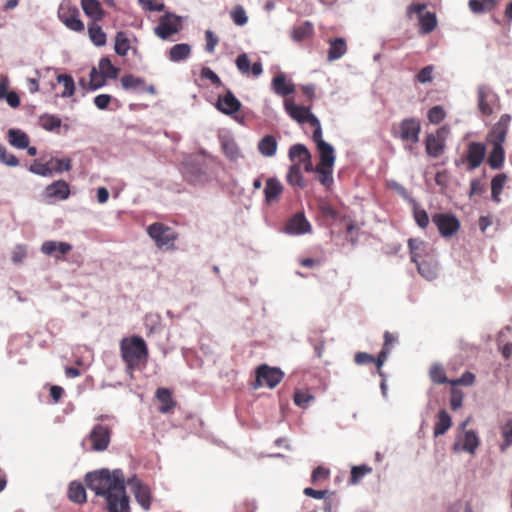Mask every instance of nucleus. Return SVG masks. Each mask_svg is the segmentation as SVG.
Listing matches in <instances>:
<instances>
[{"label":"nucleus","mask_w":512,"mask_h":512,"mask_svg":"<svg viewBox=\"0 0 512 512\" xmlns=\"http://www.w3.org/2000/svg\"><path fill=\"white\" fill-rule=\"evenodd\" d=\"M85 480L90 490L105 498L108 512H130L124 473L121 469L110 472L103 468L88 472Z\"/></svg>","instance_id":"obj_1"},{"label":"nucleus","mask_w":512,"mask_h":512,"mask_svg":"<svg viewBox=\"0 0 512 512\" xmlns=\"http://www.w3.org/2000/svg\"><path fill=\"white\" fill-rule=\"evenodd\" d=\"M510 122L511 116L502 114L487 134V143L492 146L487 162L494 170L500 169L504 164L505 151L503 144L506 140Z\"/></svg>","instance_id":"obj_2"},{"label":"nucleus","mask_w":512,"mask_h":512,"mask_svg":"<svg viewBox=\"0 0 512 512\" xmlns=\"http://www.w3.org/2000/svg\"><path fill=\"white\" fill-rule=\"evenodd\" d=\"M120 352L123 362L126 364V372L130 377L139 368L142 362L148 358V348L144 339L140 336L124 337L120 341Z\"/></svg>","instance_id":"obj_3"},{"label":"nucleus","mask_w":512,"mask_h":512,"mask_svg":"<svg viewBox=\"0 0 512 512\" xmlns=\"http://www.w3.org/2000/svg\"><path fill=\"white\" fill-rule=\"evenodd\" d=\"M111 440V429L102 424L93 426L88 437L82 441V446L91 451H104L108 448Z\"/></svg>","instance_id":"obj_4"},{"label":"nucleus","mask_w":512,"mask_h":512,"mask_svg":"<svg viewBox=\"0 0 512 512\" xmlns=\"http://www.w3.org/2000/svg\"><path fill=\"white\" fill-rule=\"evenodd\" d=\"M59 20L71 31L83 32L85 26L79 17L77 6L73 5L69 0H63L57 11Z\"/></svg>","instance_id":"obj_5"},{"label":"nucleus","mask_w":512,"mask_h":512,"mask_svg":"<svg viewBox=\"0 0 512 512\" xmlns=\"http://www.w3.org/2000/svg\"><path fill=\"white\" fill-rule=\"evenodd\" d=\"M284 109L299 124L309 123L315 129H322L319 119L311 112L310 107L298 105L293 99H285Z\"/></svg>","instance_id":"obj_6"},{"label":"nucleus","mask_w":512,"mask_h":512,"mask_svg":"<svg viewBox=\"0 0 512 512\" xmlns=\"http://www.w3.org/2000/svg\"><path fill=\"white\" fill-rule=\"evenodd\" d=\"M421 125L416 118H405L399 124L397 129H393V135L399 138L403 143L417 144L420 139Z\"/></svg>","instance_id":"obj_7"},{"label":"nucleus","mask_w":512,"mask_h":512,"mask_svg":"<svg viewBox=\"0 0 512 512\" xmlns=\"http://www.w3.org/2000/svg\"><path fill=\"white\" fill-rule=\"evenodd\" d=\"M477 104L483 116H491L499 108V97L490 86L482 84L477 88Z\"/></svg>","instance_id":"obj_8"},{"label":"nucleus","mask_w":512,"mask_h":512,"mask_svg":"<svg viewBox=\"0 0 512 512\" xmlns=\"http://www.w3.org/2000/svg\"><path fill=\"white\" fill-rule=\"evenodd\" d=\"M432 223L443 238H450L460 229L459 219L450 212H439L432 215Z\"/></svg>","instance_id":"obj_9"},{"label":"nucleus","mask_w":512,"mask_h":512,"mask_svg":"<svg viewBox=\"0 0 512 512\" xmlns=\"http://www.w3.org/2000/svg\"><path fill=\"white\" fill-rule=\"evenodd\" d=\"M181 29V17L172 13H166L159 18L158 25L154 27V34L162 40H168Z\"/></svg>","instance_id":"obj_10"},{"label":"nucleus","mask_w":512,"mask_h":512,"mask_svg":"<svg viewBox=\"0 0 512 512\" xmlns=\"http://www.w3.org/2000/svg\"><path fill=\"white\" fill-rule=\"evenodd\" d=\"M283 377L284 373L280 368L262 364L256 370V383L254 387L267 386L273 389L282 381Z\"/></svg>","instance_id":"obj_11"},{"label":"nucleus","mask_w":512,"mask_h":512,"mask_svg":"<svg viewBox=\"0 0 512 512\" xmlns=\"http://www.w3.org/2000/svg\"><path fill=\"white\" fill-rule=\"evenodd\" d=\"M312 139L315 142L319 153V162L317 165L334 167L336 160L335 150L330 143L323 140L322 129H315Z\"/></svg>","instance_id":"obj_12"},{"label":"nucleus","mask_w":512,"mask_h":512,"mask_svg":"<svg viewBox=\"0 0 512 512\" xmlns=\"http://www.w3.org/2000/svg\"><path fill=\"white\" fill-rule=\"evenodd\" d=\"M448 129L446 127L439 128L435 133L427 134L425 138V150L429 157H440L446 147V135Z\"/></svg>","instance_id":"obj_13"},{"label":"nucleus","mask_w":512,"mask_h":512,"mask_svg":"<svg viewBox=\"0 0 512 512\" xmlns=\"http://www.w3.org/2000/svg\"><path fill=\"white\" fill-rule=\"evenodd\" d=\"M425 4H412L407 8V15L412 17L413 14L419 15L420 32L422 34H429L437 26V18L433 12H425Z\"/></svg>","instance_id":"obj_14"},{"label":"nucleus","mask_w":512,"mask_h":512,"mask_svg":"<svg viewBox=\"0 0 512 512\" xmlns=\"http://www.w3.org/2000/svg\"><path fill=\"white\" fill-rule=\"evenodd\" d=\"M147 233L155 241L158 247L173 245L177 239L175 231L162 223H153L149 225Z\"/></svg>","instance_id":"obj_15"},{"label":"nucleus","mask_w":512,"mask_h":512,"mask_svg":"<svg viewBox=\"0 0 512 512\" xmlns=\"http://www.w3.org/2000/svg\"><path fill=\"white\" fill-rule=\"evenodd\" d=\"M311 231L312 225L303 212H298L290 217L283 228V232L291 236L304 235Z\"/></svg>","instance_id":"obj_16"},{"label":"nucleus","mask_w":512,"mask_h":512,"mask_svg":"<svg viewBox=\"0 0 512 512\" xmlns=\"http://www.w3.org/2000/svg\"><path fill=\"white\" fill-rule=\"evenodd\" d=\"M479 444L480 440L477 433L474 430H466L462 435L457 436L452 450L454 452L465 451L474 455Z\"/></svg>","instance_id":"obj_17"},{"label":"nucleus","mask_w":512,"mask_h":512,"mask_svg":"<svg viewBox=\"0 0 512 512\" xmlns=\"http://www.w3.org/2000/svg\"><path fill=\"white\" fill-rule=\"evenodd\" d=\"M121 86L125 91L133 93H149L156 94L154 85H146L145 80L132 74L123 75L120 79Z\"/></svg>","instance_id":"obj_18"},{"label":"nucleus","mask_w":512,"mask_h":512,"mask_svg":"<svg viewBox=\"0 0 512 512\" xmlns=\"http://www.w3.org/2000/svg\"><path fill=\"white\" fill-rule=\"evenodd\" d=\"M128 484L131 487V490L135 496L138 504L144 509L149 510L151 507V494L148 486L144 485L140 480L136 477H133L128 481Z\"/></svg>","instance_id":"obj_19"},{"label":"nucleus","mask_w":512,"mask_h":512,"mask_svg":"<svg viewBox=\"0 0 512 512\" xmlns=\"http://www.w3.org/2000/svg\"><path fill=\"white\" fill-rule=\"evenodd\" d=\"M216 108L225 115H232L240 111L242 104L236 96L228 90L224 95H219Z\"/></svg>","instance_id":"obj_20"},{"label":"nucleus","mask_w":512,"mask_h":512,"mask_svg":"<svg viewBox=\"0 0 512 512\" xmlns=\"http://www.w3.org/2000/svg\"><path fill=\"white\" fill-rule=\"evenodd\" d=\"M408 247L411 255L412 262L416 263L424 259L433 257L431 254L432 249L428 243L421 239L410 238L408 240Z\"/></svg>","instance_id":"obj_21"},{"label":"nucleus","mask_w":512,"mask_h":512,"mask_svg":"<svg viewBox=\"0 0 512 512\" xmlns=\"http://www.w3.org/2000/svg\"><path fill=\"white\" fill-rule=\"evenodd\" d=\"M486 154V146L481 142H471L466 152V160L470 170L478 168L484 160Z\"/></svg>","instance_id":"obj_22"},{"label":"nucleus","mask_w":512,"mask_h":512,"mask_svg":"<svg viewBox=\"0 0 512 512\" xmlns=\"http://www.w3.org/2000/svg\"><path fill=\"white\" fill-rule=\"evenodd\" d=\"M271 89L276 95L286 97L295 92V85L287 80L285 73L279 72L271 81Z\"/></svg>","instance_id":"obj_23"},{"label":"nucleus","mask_w":512,"mask_h":512,"mask_svg":"<svg viewBox=\"0 0 512 512\" xmlns=\"http://www.w3.org/2000/svg\"><path fill=\"white\" fill-rule=\"evenodd\" d=\"M44 194L51 200H66L70 196V187L66 181L57 180L45 188Z\"/></svg>","instance_id":"obj_24"},{"label":"nucleus","mask_w":512,"mask_h":512,"mask_svg":"<svg viewBox=\"0 0 512 512\" xmlns=\"http://www.w3.org/2000/svg\"><path fill=\"white\" fill-rule=\"evenodd\" d=\"M237 69L243 75H248L250 72L254 77H259L263 72V66L260 61L250 64V60L246 53H241L235 60Z\"/></svg>","instance_id":"obj_25"},{"label":"nucleus","mask_w":512,"mask_h":512,"mask_svg":"<svg viewBox=\"0 0 512 512\" xmlns=\"http://www.w3.org/2000/svg\"><path fill=\"white\" fill-rule=\"evenodd\" d=\"M284 191V186L276 177H270L266 180L264 188L265 202L271 205L278 201Z\"/></svg>","instance_id":"obj_26"},{"label":"nucleus","mask_w":512,"mask_h":512,"mask_svg":"<svg viewBox=\"0 0 512 512\" xmlns=\"http://www.w3.org/2000/svg\"><path fill=\"white\" fill-rule=\"evenodd\" d=\"M72 245L61 241H45L41 246V252L48 256H54L59 259L62 255L69 253Z\"/></svg>","instance_id":"obj_27"},{"label":"nucleus","mask_w":512,"mask_h":512,"mask_svg":"<svg viewBox=\"0 0 512 512\" xmlns=\"http://www.w3.org/2000/svg\"><path fill=\"white\" fill-rule=\"evenodd\" d=\"M81 7L87 17L92 22H99L105 16L101 3L98 0H81Z\"/></svg>","instance_id":"obj_28"},{"label":"nucleus","mask_w":512,"mask_h":512,"mask_svg":"<svg viewBox=\"0 0 512 512\" xmlns=\"http://www.w3.org/2000/svg\"><path fill=\"white\" fill-rule=\"evenodd\" d=\"M190 56L191 46L188 43L175 44L167 52L168 59L174 63L186 61Z\"/></svg>","instance_id":"obj_29"},{"label":"nucleus","mask_w":512,"mask_h":512,"mask_svg":"<svg viewBox=\"0 0 512 512\" xmlns=\"http://www.w3.org/2000/svg\"><path fill=\"white\" fill-rule=\"evenodd\" d=\"M286 181L289 185L303 189L306 187V182L302 174L300 163H293L286 174Z\"/></svg>","instance_id":"obj_30"},{"label":"nucleus","mask_w":512,"mask_h":512,"mask_svg":"<svg viewBox=\"0 0 512 512\" xmlns=\"http://www.w3.org/2000/svg\"><path fill=\"white\" fill-rule=\"evenodd\" d=\"M419 274L427 280H433L437 277L438 266L433 257L421 260L415 263Z\"/></svg>","instance_id":"obj_31"},{"label":"nucleus","mask_w":512,"mask_h":512,"mask_svg":"<svg viewBox=\"0 0 512 512\" xmlns=\"http://www.w3.org/2000/svg\"><path fill=\"white\" fill-rule=\"evenodd\" d=\"M347 52L346 40L342 37L329 40L328 60L335 61L340 59Z\"/></svg>","instance_id":"obj_32"},{"label":"nucleus","mask_w":512,"mask_h":512,"mask_svg":"<svg viewBox=\"0 0 512 512\" xmlns=\"http://www.w3.org/2000/svg\"><path fill=\"white\" fill-rule=\"evenodd\" d=\"M220 142L224 154L231 161H237L242 157L241 151L236 141L232 137L223 136L220 138Z\"/></svg>","instance_id":"obj_33"},{"label":"nucleus","mask_w":512,"mask_h":512,"mask_svg":"<svg viewBox=\"0 0 512 512\" xmlns=\"http://www.w3.org/2000/svg\"><path fill=\"white\" fill-rule=\"evenodd\" d=\"M452 419L451 416L445 409H442L438 412L437 420L434 425L433 434L434 437H439L444 435L451 427Z\"/></svg>","instance_id":"obj_34"},{"label":"nucleus","mask_w":512,"mask_h":512,"mask_svg":"<svg viewBox=\"0 0 512 512\" xmlns=\"http://www.w3.org/2000/svg\"><path fill=\"white\" fill-rule=\"evenodd\" d=\"M314 33L313 24L310 21H305L299 25L293 27L291 32V38L295 42H301L305 39L310 38Z\"/></svg>","instance_id":"obj_35"},{"label":"nucleus","mask_w":512,"mask_h":512,"mask_svg":"<svg viewBox=\"0 0 512 512\" xmlns=\"http://www.w3.org/2000/svg\"><path fill=\"white\" fill-rule=\"evenodd\" d=\"M410 207L416 224L421 229H426L430 222L427 211L416 200H411Z\"/></svg>","instance_id":"obj_36"},{"label":"nucleus","mask_w":512,"mask_h":512,"mask_svg":"<svg viewBox=\"0 0 512 512\" xmlns=\"http://www.w3.org/2000/svg\"><path fill=\"white\" fill-rule=\"evenodd\" d=\"M8 141L10 145L18 149H25L29 145L28 135L20 129H10L8 131Z\"/></svg>","instance_id":"obj_37"},{"label":"nucleus","mask_w":512,"mask_h":512,"mask_svg":"<svg viewBox=\"0 0 512 512\" xmlns=\"http://www.w3.org/2000/svg\"><path fill=\"white\" fill-rule=\"evenodd\" d=\"M277 140L273 135H266L258 142V151L265 157H272L277 151Z\"/></svg>","instance_id":"obj_38"},{"label":"nucleus","mask_w":512,"mask_h":512,"mask_svg":"<svg viewBox=\"0 0 512 512\" xmlns=\"http://www.w3.org/2000/svg\"><path fill=\"white\" fill-rule=\"evenodd\" d=\"M333 169L334 167L321 165L315 166V173L317 174L318 181L327 189H330L334 183Z\"/></svg>","instance_id":"obj_39"},{"label":"nucleus","mask_w":512,"mask_h":512,"mask_svg":"<svg viewBox=\"0 0 512 512\" xmlns=\"http://www.w3.org/2000/svg\"><path fill=\"white\" fill-rule=\"evenodd\" d=\"M156 398L161 402L159 411L162 413H168L175 406V402L172 399V394L167 388H158L156 391Z\"/></svg>","instance_id":"obj_40"},{"label":"nucleus","mask_w":512,"mask_h":512,"mask_svg":"<svg viewBox=\"0 0 512 512\" xmlns=\"http://www.w3.org/2000/svg\"><path fill=\"white\" fill-rule=\"evenodd\" d=\"M88 34L91 42L95 46L101 47L106 44V34L96 22L88 24Z\"/></svg>","instance_id":"obj_41"},{"label":"nucleus","mask_w":512,"mask_h":512,"mask_svg":"<svg viewBox=\"0 0 512 512\" xmlns=\"http://www.w3.org/2000/svg\"><path fill=\"white\" fill-rule=\"evenodd\" d=\"M68 497L75 503L82 504L86 501V490L82 483L73 481L68 488Z\"/></svg>","instance_id":"obj_42"},{"label":"nucleus","mask_w":512,"mask_h":512,"mask_svg":"<svg viewBox=\"0 0 512 512\" xmlns=\"http://www.w3.org/2000/svg\"><path fill=\"white\" fill-rule=\"evenodd\" d=\"M497 4V0H469L468 6L474 14L487 13L492 11Z\"/></svg>","instance_id":"obj_43"},{"label":"nucleus","mask_w":512,"mask_h":512,"mask_svg":"<svg viewBox=\"0 0 512 512\" xmlns=\"http://www.w3.org/2000/svg\"><path fill=\"white\" fill-rule=\"evenodd\" d=\"M99 74L105 79H115L118 76L119 68L114 66L108 57H103L98 63Z\"/></svg>","instance_id":"obj_44"},{"label":"nucleus","mask_w":512,"mask_h":512,"mask_svg":"<svg viewBox=\"0 0 512 512\" xmlns=\"http://www.w3.org/2000/svg\"><path fill=\"white\" fill-rule=\"evenodd\" d=\"M56 80L59 84L63 85V91L60 93L62 98H69L75 92V83L72 76L67 74H59L56 77Z\"/></svg>","instance_id":"obj_45"},{"label":"nucleus","mask_w":512,"mask_h":512,"mask_svg":"<svg viewBox=\"0 0 512 512\" xmlns=\"http://www.w3.org/2000/svg\"><path fill=\"white\" fill-rule=\"evenodd\" d=\"M114 49L117 55L126 56L130 49V41L127 34L123 31L117 32L115 36Z\"/></svg>","instance_id":"obj_46"},{"label":"nucleus","mask_w":512,"mask_h":512,"mask_svg":"<svg viewBox=\"0 0 512 512\" xmlns=\"http://www.w3.org/2000/svg\"><path fill=\"white\" fill-rule=\"evenodd\" d=\"M293 400L296 406L305 409L314 400V396L308 389H297L294 392Z\"/></svg>","instance_id":"obj_47"},{"label":"nucleus","mask_w":512,"mask_h":512,"mask_svg":"<svg viewBox=\"0 0 512 512\" xmlns=\"http://www.w3.org/2000/svg\"><path fill=\"white\" fill-rule=\"evenodd\" d=\"M40 126L46 131H54L60 128L62 121L61 119L52 114H44L39 118Z\"/></svg>","instance_id":"obj_48"},{"label":"nucleus","mask_w":512,"mask_h":512,"mask_svg":"<svg viewBox=\"0 0 512 512\" xmlns=\"http://www.w3.org/2000/svg\"><path fill=\"white\" fill-rule=\"evenodd\" d=\"M310 153V151L307 149V147L304 144H294L289 148L288 157L290 161L297 163L302 162L305 157H307Z\"/></svg>","instance_id":"obj_49"},{"label":"nucleus","mask_w":512,"mask_h":512,"mask_svg":"<svg viewBox=\"0 0 512 512\" xmlns=\"http://www.w3.org/2000/svg\"><path fill=\"white\" fill-rule=\"evenodd\" d=\"M52 175L55 173H62L71 169V159L69 158H51L49 160Z\"/></svg>","instance_id":"obj_50"},{"label":"nucleus","mask_w":512,"mask_h":512,"mask_svg":"<svg viewBox=\"0 0 512 512\" xmlns=\"http://www.w3.org/2000/svg\"><path fill=\"white\" fill-rule=\"evenodd\" d=\"M429 375L431 380L436 384H445L448 381L444 368L440 364H433L430 368Z\"/></svg>","instance_id":"obj_51"},{"label":"nucleus","mask_w":512,"mask_h":512,"mask_svg":"<svg viewBox=\"0 0 512 512\" xmlns=\"http://www.w3.org/2000/svg\"><path fill=\"white\" fill-rule=\"evenodd\" d=\"M28 169L31 173L42 177L52 176V170L50 168L49 161H47L46 163H41L36 160L29 166Z\"/></svg>","instance_id":"obj_52"},{"label":"nucleus","mask_w":512,"mask_h":512,"mask_svg":"<svg viewBox=\"0 0 512 512\" xmlns=\"http://www.w3.org/2000/svg\"><path fill=\"white\" fill-rule=\"evenodd\" d=\"M387 187L391 190L395 191L400 197H402L405 201L408 202V204H411V200H415L408 190L399 182L396 180H388L387 181Z\"/></svg>","instance_id":"obj_53"},{"label":"nucleus","mask_w":512,"mask_h":512,"mask_svg":"<svg viewBox=\"0 0 512 512\" xmlns=\"http://www.w3.org/2000/svg\"><path fill=\"white\" fill-rule=\"evenodd\" d=\"M230 16L237 26H244L248 22L246 11L241 5L235 6L230 12Z\"/></svg>","instance_id":"obj_54"},{"label":"nucleus","mask_w":512,"mask_h":512,"mask_svg":"<svg viewBox=\"0 0 512 512\" xmlns=\"http://www.w3.org/2000/svg\"><path fill=\"white\" fill-rule=\"evenodd\" d=\"M501 434L504 442L500 445V450L504 452L509 446L512 445V420L507 421L501 427Z\"/></svg>","instance_id":"obj_55"},{"label":"nucleus","mask_w":512,"mask_h":512,"mask_svg":"<svg viewBox=\"0 0 512 512\" xmlns=\"http://www.w3.org/2000/svg\"><path fill=\"white\" fill-rule=\"evenodd\" d=\"M446 116L445 110L442 106L436 105L428 110V120L432 124H439Z\"/></svg>","instance_id":"obj_56"},{"label":"nucleus","mask_w":512,"mask_h":512,"mask_svg":"<svg viewBox=\"0 0 512 512\" xmlns=\"http://www.w3.org/2000/svg\"><path fill=\"white\" fill-rule=\"evenodd\" d=\"M372 471L371 467L367 465L354 466L351 469L350 482L352 484L358 483L365 475Z\"/></svg>","instance_id":"obj_57"},{"label":"nucleus","mask_w":512,"mask_h":512,"mask_svg":"<svg viewBox=\"0 0 512 512\" xmlns=\"http://www.w3.org/2000/svg\"><path fill=\"white\" fill-rule=\"evenodd\" d=\"M0 162L9 167H16L19 165L18 158L14 154L9 153L3 145H0Z\"/></svg>","instance_id":"obj_58"},{"label":"nucleus","mask_w":512,"mask_h":512,"mask_svg":"<svg viewBox=\"0 0 512 512\" xmlns=\"http://www.w3.org/2000/svg\"><path fill=\"white\" fill-rule=\"evenodd\" d=\"M90 90L95 91L101 87H103L106 83L105 78L99 74L96 68H92L90 71Z\"/></svg>","instance_id":"obj_59"},{"label":"nucleus","mask_w":512,"mask_h":512,"mask_svg":"<svg viewBox=\"0 0 512 512\" xmlns=\"http://www.w3.org/2000/svg\"><path fill=\"white\" fill-rule=\"evenodd\" d=\"M200 75L201 78L209 80L217 88L223 85L220 77L210 67H203Z\"/></svg>","instance_id":"obj_60"},{"label":"nucleus","mask_w":512,"mask_h":512,"mask_svg":"<svg viewBox=\"0 0 512 512\" xmlns=\"http://www.w3.org/2000/svg\"><path fill=\"white\" fill-rule=\"evenodd\" d=\"M434 67L432 65L425 66L416 75V79L419 83L425 84L433 80Z\"/></svg>","instance_id":"obj_61"},{"label":"nucleus","mask_w":512,"mask_h":512,"mask_svg":"<svg viewBox=\"0 0 512 512\" xmlns=\"http://www.w3.org/2000/svg\"><path fill=\"white\" fill-rule=\"evenodd\" d=\"M475 382V375L472 372H464L460 378L450 381L452 385L470 386Z\"/></svg>","instance_id":"obj_62"},{"label":"nucleus","mask_w":512,"mask_h":512,"mask_svg":"<svg viewBox=\"0 0 512 512\" xmlns=\"http://www.w3.org/2000/svg\"><path fill=\"white\" fill-rule=\"evenodd\" d=\"M142 7L148 11L160 12L164 9L163 2L159 0H138Z\"/></svg>","instance_id":"obj_63"},{"label":"nucleus","mask_w":512,"mask_h":512,"mask_svg":"<svg viewBox=\"0 0 512 512\" xmlns=\"http://www.w3.org/2000/svg\"><path fill=\"white\" fill-rule=\"evenodd\" d=\"M112 100L113 97L109 94H99L94 97V104L98 109L105 110Z\"/></svg>","instance_id":"obj_64"}]
</instances>
